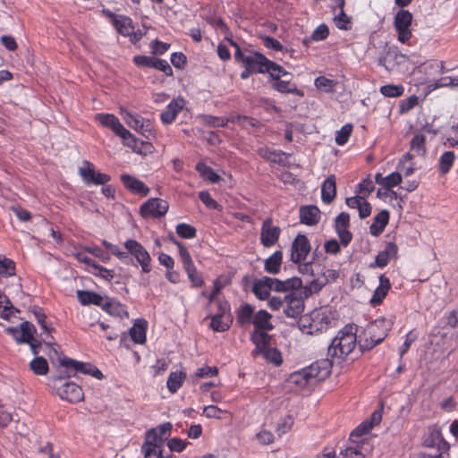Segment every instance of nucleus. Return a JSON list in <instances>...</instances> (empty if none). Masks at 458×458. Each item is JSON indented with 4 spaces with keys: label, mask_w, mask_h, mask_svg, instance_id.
<instances>
[{
    "label": "nucleus",
    "mask_w": 458,
    "mask_h": 458,
    "mask_svg": "<svg viewBox=\"0 0 458 458\" xmlns=\"http://www.w3.org/2000/svg\"><path fill=\"white\" fill-rule=\"evenodd\" d=\"M357 344V326L346 325L332 340L327 350V355L332 359L344 360Z\"/></svg>",
    "instance_id": "f257e3e1"
},
{
    "label": "nucleus",
    "mask_w": 458,
    "mask_h": 458,
    "mask_svg": "<svg viewBox=\"0 0 458 458\" xmlns=\"http://www.w3.org/2000/svg\"><path fill=\"white\" fill-rule=\"evenodd\" d=\"M393 327V321L380 318L369 323L360 335L359 345L361 351L371 350L383 342Z\"/></svg>",
    "instance_id": "f03ea898"
},
{
    "label": "nucleus",
    "mask_w": 458,
    "mask_h": 458,
    "mask_svg": "<svg viewBox=\"0 0 458 458\" xmlns=\"http://www.w3.org/2000/svg\"><path fill=\"white\" fill-rule=\"evenodd\" d=\"M243 66L254 73H268L271 79H277L278 72H283V67L267 59L259 52L249 51L244 58Z\"/></svg>",
    "instance_id": "7ed1b4c3"
},
{
    "label": "nucleus",
    "mask_w": 458,
    "mask_h": 458,
    "mask_svg": "<svg viewBox=\"0 0 458 458\" xmlns=\"http://www.w3.org/2000/svg\"><path fill=\"white\" fill-rule=\"evenodd\" d=\"M53 387L61 399L69 403H79L83 399L81 387L73 382H64L61 377L54 379Z\"/></svg>",
    "instance_id": "20e7f679"
},
{
    "label": "nucleus",
    "mask_w": 458,
    "mask_h": 458,
    "mask_svg": "<svg viewBox=\"0 0 458 458\" xmlns=\"http://www.w3.org/2000/svg\"><path fill=\"white\" fill-rule=\"evenodd\" d=\"M121 114L125 123L143 137L148 140L154 137L153 124L149 120L144 119L140 114L130 113L123 108H121Z\"/></svg>",
    "instance_id": "39448f33"
},
{
    "label": "nucleus",
    "mask_w": 458,
    "mask_h": 458,
    "mask_svg": "<svg viewBox=\"0 0 458 458\" xmlns=\"http://www.w3.org/2000/svg\"><path fill=\"white\" fill-rule=\"evenodd\" d=\"M126 250L132 256L140 265L144 273H149L151 267V257L148 250L137 241L130 239L124 242Z\"/></svg>",
    "instance_id": "423d86ee"
},
{
    "label": "nucleus",
    "mask_w": 458,
    "mask_h": 458,
    "mask_svg": "<svg viewBox=\"0 0 458 458\" xmlns=\"http://www.w3.org/2000/svg\"><path fill=\"white\" fill-rule=\"evenodd\" d=\"M412 22V14L404 9L399 10L394 21V26L397 31V38L401 43L408 42L411 38V31L410 27Z\"/></svg>",
    "instance_id": "0eeeda50"
},
{
    "label": "nucleus",
    "mask_w": 458,
    "mask_h": 458,
    "mask_svg": "<svg viewBox=\"0 0 458 458\" xmlns=\"http://www.w3.org/2000/svg\"><path fill=\"white\" fill-rule=\"evenodd\" d=\"M333 360L327 359L318 360L304 369V377L310 378L313 384L326 379L331 373Z\"/></svg>",
    "instance_id": "6e6552de"
},
{
    "label": "nucleus",
    "mask_w": 458,
    "mask_h": 458,
    "mask_svg": "<svg viewBox=\"0 0 458 458\" xmlns=\"http://www.w3.org/2000/svg\"><path fill=\"white\" fill-rule=\"evenodd\" d=\"M59 362L61 366L74 371V373L80 372L84 375H91L98 379L103 378L102 372L90 363L78 361L66 357L61 358Z\"/></svg>",
    "instance_id": "1a4fd4ad"
},
{
    "label": "nucleus",
    "mask_w": 458,
    "mask_h": 458,
    "mask_svg": "<svg viewBox=\"0 0 458 458\" xmlns=\"http://www.w3.org/2000/svg\"><path fill=\"white\" fill-rule=\"evenodd\" d=\"M168 208L166 200L151 198L140 206V214L144 217H160L165 215Z\"/></svg>",
    "instance_id": "9d476101"
},
{
    "label": "nucleus",
    "mask_w": 458,
    "mask_h": 458,
    "mask_svg": "<svg viewBox=\"0 0 458 458\" xmlns=\"http://www.w3.org/2000/svg\"><path fill=\"white\" fill-rule=\"evenodd\" d=\"M304 310V301L295 292H290L284 296V312L288 318H296Z\"/></svg>",
    "instance_id": "9b49d317"
},
{
    "label": "nucleus",
    "mask_w": 458,
    "mask_h": 458,
    "mask_svg": "<svg viewBox=\"0 0 458 458\" xmlns=\"http://www.w3.org/2000/svg\"><path fill=\"white\" fill-rule=\"evenodd\" d=\"M310 251V243L307 236L298 234L292 243L291 260L293 263H301L305 260Z\"/></svg>",
    "instance_id": "f8f14e48"
},
{
    "label": "nucleus",
    "mask_w": 458,
    "mask_h": 458,
    "mask_svg": "<svg viewBox=\"0 0 458 458\" xmlns=\"http://www.w3.org/2000/svg\"><path fill=\"white\" fill-rule=\"evenodd\" d=\"M280 233V227L274 225L272 218H267L262 223L260 242L265 247L274 246L277 242Z\"/></svg>",
    "instance_id": "ddd939ff"
},
{
    "label": "nucleus",
    "mask_w": 458,
    "mask_h": 458,
    "mask_svg": "<svg viewBox=\"0 0 458 458\" xmlns=\"http://www.w3.org/2000/svg\"><path fill=\"white\" fill-rule=\"evenodd\" d=\"M84 165L79 172L86 184L104 185L110 181L108 174L97 172L89 161H85Z\"/></svg>",
    "instance_id": "4468645a"
},
{
    "label": "nucleus",
    "mask_w": 458,
    "mask_h": 458,
    "mask_svg": "<svg viewBox=\"0 0 458 458\" xmlns=\"http://www.w3.org/2000/svg\"><path fill=\"white\" fill-rule=\"evenodd\" d=\"M6 332L11 335L18 344L30 342L36 333L33 324L29 321L22 322L20 327H9Z\"/></svg>",
    "instance_id": "2eb2a0df"
},
{
    "label": "nucleus",
    "mask_w": 458,
    "mask_h": 458,
    "mask_svg": "<svg viewBox=\"0 0 458 458\" xmlns=\"http://www.w3.org/2000/svg\"><path fill=\"white\" fill-rule=\"evenodd\" d=\"M290 75L291 74L283 68V72H278V78L272 79L274 81L272 84L273 89L281 93H293L299 97H303V91L299 89L295 85H292L289 80H281V77Z\"/></svg>",
    "instance_id": "dca6fc26"
},
{
    "label": "nucleus",
    "mask_w": 458,
    "mask_h": 458,
    "mask_svg": "<svg viewBox=\"0 0 458 458\" xmlns=\"http://www.w3.org/2000/svg\"><path fill=\"white\" fill-rule=\"evenodd\" d=\"M119 137L123 139L125 146L131 148L136 153H142L143 150L149 152L152 148L149 142L140 141L127 129H124Z\"/></svg>",
    "instance_id": "f3484780"
},
{
    "label": "nucleus",
    "mask_w": 458,
    "mask_h": 458,
    "mask_svg": "<svg viewBox=\"0 0 458 458\" xmlns=\"http://www.w3.org/2000/svg\"><path fill=\"white\" fill-rule=\"evenodd\" d=\"M184 105L185 101L182 98L173 99L160 115L162 123L165 124L172 123L175 120L177 114L182 110Z\"/></svg>",
    "instance_id": "a211bd4d"
},
{
    "label": "nucleus",
    "mask_w": 458,
    "mask_h": 458,
    "mask_svg": "<svg viewBox=\"0 0 458 458\" xmlns=\"http://www.w3.org/2000/svg\"><path fill=\"white\" fill-rule=\"evenodd\" d=\"M320 220V210L317 206H302L300 208V221L306 225H315Z\"/></svg>",
    "instance_id": "6ab92c4d"
},
{
    "label": "nucleus",
    "mask_w": 458,
    "mask_h": 458,
    "mask_svg": "<svg viewBox=\"0 0 458 458\" xmlns=\"http://www.w3.org/2000/svg\"><path fill=\"white\" fill-rule=\"evenodd\" d=\"M121 181L123 182L125 188L133 193L140 194L141 196H147L149 192L148 187H147L143 182L140 181L134 176L130 174H123L121 175Z\"/></svg>",
    "instance_id": "aec40b11"
},
{
    "label": "nucleus",
    "mask_w": 458,
    "mask_h": 458,
    "mask_svg": "<svg viewBox=\"0 0 458 458\" xmlns=\"http://www.w3.org/2000/svg\"><path fill=\"white\" fill-rule=\"evenodd\" d=\"M407 59L406 55L400 53L397 47H389L386 55L380 59V63L388 71L392 70L395 64L403 63Z\"/></svg>",
    "instance_id": "412c9836"
},
{
    "label": "nucleus",
    "mask_w": 458,
    "mask_h": 458,
    "mask_svg": "<svg viewBox=\"0 0 458 458\" xmlns=\"http://www.w3.org/2000/svg\"><path fill=\"white\" fill-rule=\"evenodd\" d=\"M112 21L118 33L124 37H128L134 30L132 20L128 16L112 14Z\"/></svg>",
    "instance_id": "4be33fe9"
},
{
    "label": "nucleus",
    "mask_w": 458,
    "mask_h": 458,
    "mask_svg": "<svg viewBox=\"0 0 458 458\" xmlns=\"http://www.w3.org/2000/svg\"><path fill=\"white\" fill-rule=\"evenodd\" d=\"M96 119L104 127L111 129L117 136L125 129L120 123L119 119L111 114H98L96 115Z\"/></svg>",
    "instance_id": "5701e85b"
},
{
    "label": "nucleus",
    "mask_w": 458,
    "mask_h": 458,
    "mask_svg": "<svg viewBox=\"0 0 458 458\" xmlns=\"http://www.w3.org/2000/svg\"><path fill=\"white\" fill-rule=\"evenodd\" d=\"M336 183L335 176L329 175L321 186V199L326 204H330L335 198Z\"/></svg>",
    "instance_id": "b1692460"
},
{
    "label": "nucleus",
    "mask_w": 458,
    "mask_h": 458,
    "mask_svg": "<svg viewBox=\"0 0 458 458\" xmlns=\"http://www.w3.org/2000/svg\"><path fill=\"white\" fill-rule=\"evenodd\" d=\"M218 306L221 311L211 318L210 327L214 331L225 332L229 328V319L225 320L227 304L218 303Z\"/></svg>",
    "instance_id": "393cba45"
},
{
    "label": "nucleus",
    "mask_w": 458,
    "mask_h": 458,
    "mask_svg": "<svg viewBox=\"0 0 458 458\" xmlns=\"http://www.w3.org/2000/svg\"><path fill=\"white\" fill-rule=\"evenodd\" d=\"M390 281L384 275L379 276V285L375 290L374 294L370 300V302L373 306H377L382 302V301L386 296L389 289H390Z\"/></svg>",
    "instance_id": "a878e982"
},
{
    "label": "nucleus",
    "mask_w": 458,
    "mask_h": 458,
    "mask_svg": "<svg viewBox=\"0 0 458 458\" xmlns=\"http://www.w3.org/2000/svg\"><path fill=\"white\" fill-rule=\"evenodd\" d=\"M397 245L394 242H388L384 250L380 251L375 259L377 267H384L387 265L391 258H395L397 255Z\"/></svg>",
    "instance_id": "bb28decb"
},
{
    "label": "nucleus",
    "mask_w": 458,
    "mask_h": 458,
    "mask_svg": "<svg viewBox=\"0 0 458 458\" xmlns=\"http://www.w3.org/2000/svg\"><path fill=\"white\" fill-rule=\"evenodd\" d=\"M271 291L268 276H263L262 278L254 281L252 292L259 300H267L269 297Z\"/></svg>",
    "instance_id": "cd10ccee"
},
{
    "label": "nucleus",
    "mask_w": 458,
    "mask_h": 458,
    "mask_svg": "<svg viewBox=\"0 0 458 458\" xmlns=\"http://www.w3.org/2000/svg\"><path fill=\"white\" fill-rule=\"evenodd\" d=\"M272 316L264 310H259L253 318V325L258 331H270L273 329V325L270 321Z\"/></svg>",
    "instance_id": "c85d7f7f"
},
{
    "label": "nucleus",
    "mask_w": 458,
    "mask_h": 458,
    "mask_svg": "<svg viewBox=\"0 0 458 458\" xmlns=\"http://www.w3.org/2000/svg\"><path fill=\"white\" fill-rule=\"evenodd\" d=\"M147 321L143 318L137 319L129 334L135 344H144L146 342Z\"/></svg>",
    "instance_id": "c756f323"
},
{
    "label": "nucleus",
    "mask_w": 458,
    "mask_h": 458,
    "mask_svg": "<svg viewBox=\"0 0 458 458\" xmlns=\"http://www.w3.org/2000/svg\"><path fill=\"white\" fill-rule=\"evenodd\" d=\"M270 339L267 333L256 330L251 335V340L256 345L252 354L254 356L260 355V352L269 346Z\"/></svg>",
    "instance_id": "7c9ffc66"
},
{
    "label": "nucleus",
    "mask_w": 458,
    "mask_h": 458,
    "mask_svg": "<svg viewBox=\"0 0 458 458\" xmlns=\"http://www.w3.org/2000/svg\"><path fill=\"white\" fill-rule=\"evenodd\" d=\"M389 220V212L386 209L380 211L373 219V223L369 227L372 235H379L386 226Z\"/></svg>",
    "instance_id": "2f4dec72"
},
{
    "label": "nucleus",
    "mask_w": 458,
    "mask_h": 458,
    "mask_svg": "<svg viewBox=\"0 0 458 458\" xmlns=\"http://www.w3.org/2000/svg\"><path fill=\"white\" fill-rule=\"evenodd\" d=\"M165 442L159 438L155 430L149 429L146 432L145 441L141 446V450L151 449L152 451L163 450Z\"/></svg>",
    "instance_id": "473e14b6"
},
{
    "label": "nucleus",
    "mask_w": 458,
    "mask_h": 458,
    "mask_svg": "<svg viewBox=\"0 0 458 458\" xmlns=\"http://www.w3.org/2000/svg\"><path fill=\"white\" fill-rule=\"evenodd\" d=\"M283 253L281 250L275 251L265 260V270L269 274H278L281 269Z\"/></svg>",
    "instance_id": "72a5a7b5"
},
{
    "label": "nucleus",
    "mask_w": 458,
    "mask_h": 458,
    "mask_svg": "<svg viewBox=\"0 0 458 458\" xmlns=\"http://www.w3.org/2000/svg\"><path fill=\"white\" fill-rule=\"evenodd\" d=\"M77 297L82 305L95 304L102 307L104 301L103 297L98 293L82 290L77 292Z\"/></svg>",
    "instance_id": "f704fd0d"
},
{
    "label": "nucleus",
    "mask_w": 458,
    "mask_h": 458,
    "mask_svg": "<svg viewBox=\"0 0 458 458\" xmlns=\"http://www.w3.org/2000/svg\"><path fill=\"white\" fill-rule=\"evenodd\" d=\"M258 153L264 159L276 164H283L284 161V157L286 156L283 151L274 150L267 147L259 148Z\"/></svg>",
    "instance_id": "c9c22d12"
},
{
    "label": "nucleus",
    "mask_w": 458,
    "mask_h": 458,
    "mask_svg": "<svg viewBox=\"0 0 458 458\" xmlns=\"http://www.w3.org/2000/svg\"><path fill=\"white\" fill-rule=\"evenodd\" d=\"M102 309L113 316L128 317L125 307L114 300H106V302L102 304Z\"/></svg>",
    "instance_id": "e433bc0d"
},
{
    "label": "nucleus",
    "mask_w": 458,
    "mask_h": 458,
    "mask_svg": "<svg viewBox=\"0 0 458 458\" xmlns=\"http://www.w3.org/2000/svg\"><path fill=\"white\" fill-rule=\"evenodd\" d=\"M30 368L38 376L47 375L49 370L47 360L41 356L35 357L30 362Z\"/></svg>",
    "instance_id": "4c0bfd02"
},
{
    "label": "nucleus",
    "mask_w": 458,
    "mask_h": 458,
    "mask_svg": "<svg viewBox=\"0 0 458 458\" xmlns=\"http://www.w3.org/2000/svg\"><path fill=\"white\" fill-rule=\"evenodd\" d=\"M443 441L441 430L434 427L429 429L428 436L424 439V445L428 447H439Z\"/></svg>",
    "instance_id": "58836bf2"
},
{
    "label": "nucleus",
    "mask_w": 458,
    "mask_h": 458,
    "mask_svg": "<svg viewBox=\"0 0 458 458\" xmlns=\"http://www.w3.org/2000/svg\"><path fill=\"white\" fill-rule=\"evenodd\" d=\"M455 155L453 151L444 152L439 158V172L446 174L454 165Z\"/></svg>",
    "instance_id": "ea45409f"
},
{
    "label": "nucleus",
    "mask_w": 458,
    "mask_h": 458,
    "mask_svg": "<svg viewBox=\"0 0 458 458\" xmlns=\"http://www.w3.org/2000/svg\"><path fill=\"white\" fill-rule=\"evenodd\" d=\"M185 377V373L171 372L166 382L169 391L171 393H175L181 387Z\"/></svg>",
    "instance_id": "a19ab883"
},
{
    "label": "nucleus",
    "mask_w": 458,
    "mask_h": 458,
    "mask_svg": "<svg viewBox=\"0 0 458 458\" xmlns=\"http://www.w3.org/2000/svg\"><path fill=\"white\" fill-rule=\"evenodd\" d=\"M199 119L201 122L210 127L216 128V127H225L227 123H229V119H225L224 117L219 116H212L208 114H201L199 115Z\"/></svg>",
    "instance_id": "79ce46f5"
},
{
    "label": "nucleus",
    "mask_w": 458,
    "mask_h": 458,
    "mask_svg": "<svg viewBox=\"0 0 458 458\" xmlns=\"http://www.w3.org/2000/svg\"><path fill=\"white\" fill-rule=\"evenodd\" d=\"M15 275V263L4 255H0V276H12Z\"/></svg>",
    "instance_id": "37998d69"
},
{
    "label": "nucleus",
    "mask_w": 458,
    "mask_h": 458,
    "mask_svg": "<svg viewBox=\"0 0 458 458\" xmlns=\"http://www.w3.org/2000/svg\"><path fill=\"white\" fill-rule=\"evenodd\" d=\"M14 312H20L7 297L0 299V318L8 320Z\"/></svg>",
    "instance_id": "c03bdc74"
},
{
    "label": "nucleus",
    "mask_w": 458,
    "mask_h": 458,
    "mask_svg": "<svg viewBox=\"0 0 458 458\" xmlns=\"http://www.w3.org/2000/svg\"><path fill=\"white\" fill-rule=\"evenodd\" d=\"M379 91L387 98H397L403 94L404 88L403 85L386 84L380 87Z\"/></svg>",
    "instance_id": "a18cd8bd"
},
{
    "label": "nucleus",
    "mask_w": 458,
    "mask_h": 458,
    "mask_svg": "<svg viewBox=\"0 0 458 458\" xmlns=\"http://www.w3.org/2000/svg\"><path fill=\"white\" fill-rule=\"evenodd\" d=\"M197 171L201 174L202 177L208 180L211 182H217L220 176L216 174L213 169L204 163H198L196 165Z\"/></svg>",
    "instance_id": "49530a36"
},
{
    "label": "nucleus",
    "mask_w": 458,
    "mask_h": 458,
    "mask_svg": "<svg viewBox=\"0 0 458 458\" xmlns=\"http://www.w3.org/2000/svg\"><path fill=\"white\" fill-rule=\"evenodd\" d=\"M260 355H263L267 360L274 363L276 366L280 365L283 361L281 352L276 348L270 346L262 351Z\"/></svg>",
    "instance_id": "de8ad7c7"
},
{
    "label": "nucleus",
    "mask_w": 458,
    "mask_h": 458,
    "mask_svg": "<svg viewBox=\"0 0 458 458\" xmlns=\"http://www.w3.org/2000/svg\"><path fill=\"white\" fill-rule=\"evenodd\" d=\"M352 124L346 123L339 131H337L335 132V143L339 146L344 145L348 141L352 132Z\"/></svg>",
    "instance_id": "09e8293b"
},
{
    "label": "nucleus",
    "mask_w": 458,
    "mask_h": 458,
    "mask_svg": "<svg viewBox=\"0 0 458 458\" xmlns=\"http://www.w3.org/2000/svg\"><path fill=\"white\" fill-rule=\"evenodd\" d=\"M172 241L178 247L180 258L183 264L184 269L194 266L191 257L184 245L174 238H172Z\"/></svg>",
    "instance_id": "8fccbe9b"
},
{
    "label": "nucleus",
    "mask_w": 458,
    "mask_h": 458,
    "mask_svg": "<svg viewBox=\"0 0 458 458\" xmlns=\"http://www.w3.org/2000/svg\"><path fill=\"white\" fill-rule=\"evenodd\" d=\"M31 312L34 314V316L37 319V322L41 327V329L43 330V332L51 334V332L54 330V328L50 327L47 325V323H46L47 317H46L45 313L43 312V310L39 307L34 306L31 309Z\"/></svg>",
    "instance_id": "3c124183"
},
{
    "label": "nucleus",
    "mask_w": 458,
    "mask_h": 458,
    "mask_svg": "<svg viewBox=\"0 0 458 458\" xmlns=\"http://www.w3.org/2000/svg\"><path fill=\"white\" fill-rule=\"evenodd\" d=\"M425 143L426 137L423 134H416L411 141V148L418 155H424L426 152Z\"/></svg>",
    "instance_id": "603ef678"
},
{
    "label": "nucleus",
    "mask_w": 458,
    "mask_h": 458,
    "mask_svg": "<svg viewBox=\"0 0 458 458\" xmlns=\"http://www.w3.org/2000/svg\"><path fill=\"white\" fill-rule=\"evenodd\" d=\"M190 281L194 287H201L204 284L201 274L197 270L195 266L184 269Z\"/></svg>",
    "instance_id": "864d4df0"
},
{
    "label": "nucleus",
    "mask_w": 458,
    "mask_h": 458,
    "mask_svg": "<svg viewBox=\"0 0 458 458\" xmlns=\"http://www.w3.org/2000/svg\"><path fill=\"white\" fill-rule=\"evenodd\" d=\"M177 234L183 239H192L196 236V229L188 224H179L176 226Z\"/></svg>",
    "instance_id": "5fc2aeb1"
},
{
    "label": "nucleus",
    "mask_w": 458,
    "mask_h": 458,
    "mask_svg": "<svg viewBox=\"0 0 458 458\" xmlns=\"http://www.w3.org/2000/svg\"><path fill=\"white\" fill-rule=\"evenodd\" d=\"M325 285V281H323L319 276L317 279L312 280L309 285L304 287L305 297H309L313 293H318Z\"/></svg>",
    "instance_id": "6e6d98bb"
},
{
    "label": "nucleus",
    "mask_w": 458,
    "mask_h": 458,
    "mask_svg": "<svg viewBox=\"0 0 458 458\" xmlns=\"http://www.w3.org/2000/svg\"><path fill=\"white\" fill-rule=\"evenodd\" d=\"M290 380L292 383L301 386L305 387L309 385H312L310 378L308 377H304V369L301 371L294 372L291 375Z\"/></svg>",
    "instance_id": "4d7b16f0"
},
{
    "label": "nucleus",
    "mask_w": 458,
    "mask_h": 458,
    "mask_svg": "<svg viewBox=\"0 0 458 458\" xmlns=\"http://www.w3.org/2000/svg\"><path fill=\"white\" fill-rule=\"evenodd\" d=\"M419 103V98L416 95H411L407 98L403 99L399 106V111L401 114H405L411 111Z\"/></svg>",
    "instance_id": "13d9d810"
},
{
    "label": "nucleus",
    "mask_w": 458,
    "mask_h": 458,
    "mask_svg": "<svg viewBox=\"0 0 458 458\" xmlns=\"http://www.w3.org/2000/svg\"><path fill=\"white\" fill-rule=\"evenodd\" d=\"M253 315V308L250 304H244L238 314V322L244 325L250 323Z\"/></svg>",
    "instance_id": "bf43d9fd"
},
{
    "label": "nucleus",
    "mask_w": 458,
    "mask_h": 458,
    "mask_svg": "<svg viewBox=\"0 0 458 458\" xmlns=\"http://www.w3.org/2000/svg\"><path fill=\"white\" fill-rule=\"evenodd\" d=\"M335 83L334 81L326 78L325 76H319L315 80V86L318 89H322L325 92H331L334 90Z\"/></svg>",
    "instance_id": "052dcab7"
},
{
    "label": "nucleus",
    "mask_w": 458,
    "mask_h": 458,
    "mask_svg": "<svg viewBox=\"0 0 458 458\" xmlns=\"http://www.w3.org/2000/svg\"><path fill=\"white\" fill-rule=\"evenodd\" d=\"M337 235L339 236L340 242L343 246L346 247L352 240V233L349 231V227H335Z\"/></svg>",
    "instance_id": "680f3d73"
},
{
    "label": "nucleus",
    "mask_w": 458,
    "mask_h": 458,
    "mask_svg": "<svg viewBox=\"0 0 458 458\" xmlns=\"http://www.w3.org/2000/svg\"><path fill=\"white\" fill-rule=\"evenodd\" d=\"M151 429L157 432V435L163 442H165L170 436L172 424L170 422H165Z\"/></svg>",
    "instance_id": "e2e57ef3"
},
{
    "label": "nucleus",
    "mask_w": 458,
    "mask_h": 458,
    "mask_svg": "<svg viewBox=\"0 0 458 458\" xmlns=\"http://www.w3.org/2000/svg\"><path fill=\"white\" fill-rule=\"evenodd\" d=\"M95 276H100L103 279L106 281H111L114 276V273L113 270L107 269L102 266H99L98 264H94V271L92 272Z\"/></svg>",
    "instance_id": "0e129e2a"
},
{
    "label": "nucleus",
    "mask_w": 458,
    "mask_h": 458,
    "mask_svg": "<svg viewBox=\"0 0 458 458\" xmlns=\"http://www.w3.org/2000/svg\"><path fill=\"white\" fill-rule=\"evenodd\" d=\"M329 34L328 28L326 24H320L316 28L311 35V39L315 41L324 40Z\"/></svg>",
    "instance_id": "69168bd1"
},
{
    "label": "nucleus",
    "mask_w": 458,
    "mask_h": 458,
    "mask_svg": "<svg viewBox=\"0 0 458 458\" xmlns=\"http://www.w3.org/2000/svg\"><path fill=\"white\" fill-rule=\"evenodd\" d=\"M167 445L171 452L180 453L185 449L187 442L181 438L174 437L168 441Z\"/></svg>",
    "instance_id": "338daca9"
},
{
    "label": "nucleus",
    "mask_w": 458,
    "mask_h": 458,
    "mask_svg": "<svg viewBox=\"0 0 458 458\" xmlns=\"http://www.w3.org/2000/svg\"><path fill=\"white\" fill-rule=\"evenodd\" d=\"M340 455L344 458H365L364 454L358 447L350 446L342 450Z\"/></svg>",
    "instance_id": "774afa93"
}]
</instances>
